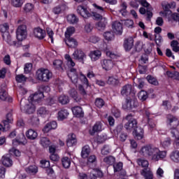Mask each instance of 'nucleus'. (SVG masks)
<instances>
[{"mask_svg":"<svg viewBox=\"0 0 179 179\" xmlns=\"http://www.w3.org/2000/svg\"><path fill=\"white\" fill-rule=\"evenodd\" d=\"M59 102L60 104H68L69 103V96L66 95H62L59 97Z\"/></svg>","mask_w":179,"mask_h":179,"instance_id":"43","label":"nucleus"},{"mask_svg":"<svg viewBox=\"0 0 179 179\" xmlns=\"http://www.w3.org/2000/svg\"><path fill=\"white\" fill-rule=\"evenodd\" d=\"M162 8L164 11L160 12L161 16H163L164 17H169V16L171 15V10H170L171 4L166 3H162Z\"/></svg>","mask_w":179,"mask_h":179,"instance_id":"14","label":"nucleus"},{"mask_svg":"<svg viewBox=\"0 0 179 179\" xmlns=\"http://www.w3.org/2000/svg\"><path fill=\"white\" fill-rule=\"evenodd\" d=\"M120 83V80L114 77H109L108 79V84L112 85L113 86H115Z\"/></svg>","mask_w":179,"mask_h":179,"instance_id":"49","label":"nucleus"},{"mask_svg":"<svg viewBox=\"0 0 179 179\" xmlns=\"http://www.w3.org/2000/svg\"><path fill=\"white\" fill-rule=\"evenodd\" d=\"M31 68H33V64H31V63L26 64L24 68V73H30Z\"/></svg>","mask_w":179,"mask_h":179,"instance_id":"59","label":"nucleus"},{"mask_svg":"<svg viewBox=\"0 0 179 179\" xmlns=\"http://www.w3.org/2000/svg\"><path fill=\"white\" fill-rule=\"evenodd\" d=\"M100 131H101V122H98L92 127V130L90 131V134L92 135H94L96 132H100Z\"/></svg>","mask_w":179,"mask_h":179,"instance_id":"36","label":"nucleus"},{"mask_svg":"<svg viewBox=\"0 0 179 179\" xmlns=\"http://www.w3.org/2000/svg\"><path fill=\"white\" fill-rule=\"evenodd\" d=\"M138 2L144 8H147V20H150L153 17V8L150 6V4L146 0H141Z\"/></svg>","mask_w":179,"mask_h":179,"instance_id":"11","label":"nucleus"},{"mask_svg":"<svg viewBox=\"0 0 179 179\" xmlns=\"http://www.w3.org/2000/svg\"><path fill=\"white\" fill-rule=\"evenodd\" d=\"M64 41L66 44V46L69 47L70 48H76V47H78V41L71 36L65 38Z\"/></svg>","mask_w":179,"mask_h":179,"instance_id":"17","label":"nucleus"},{"mask_svg":"<svg viewBox=\"0 0 179 179\" xmlns=\"http://www.w3.org/2000/svg\"><path fill=\"white\" fill-rule=\"evenodd\" d=\"M132 85L127 84L122 87L121 90L122 96H129L132 93Z\"/></svg>","mask_w":179,"mask_h":179,"instance_id":"20","label":"nucleus"},{"mask_svg":"<svg viewBox=\"0 0 179 179\" xmlns=\"http://www.w3.org/2000/svg\"><path fill=\"white\" fill-rule=\"evenodd\" d=\"M103 37L107 41H111L115 37L114 32L112 31H106L103 33Z\"/></svg>","mask_w":179,"mask_h":179,"instance_id":"35","label":"nucleus"},{"mask_svg":"<svg viewBox=\"0 0 179 179\" xmlns=\"http://www.w3.org/2000/svg\"><path fill=\"white\" fill-rule=\"evenodd\" d=\"M11 5L15 8H21L23 5V0H11Z\"/></svg>","mask_w":179,"mask_h":179,"instance_id":"51","label":"nucleus"},{"mask_svg":"<svg viewBox=\"0 0 179 179\" xmlns=\"http://www.w3.org/2000/svg\"><path fill=\"white\" fill-rule=\"evenodd\" d=\"M90 155V147L88 145H85L82 148L81 157L83 159H86Z\"/></svg>","mask_w":179,"mask_h":179,"instance_id":"29","label":"nucleus"},{"mask_svg":"<svg viewBox=\"0 0 179 179\" xmlns=\"http://www.w3.org/2000/svg\"><path fill=\"white\" fill-rule=\"evenodd\" d=\"M8 30H9V25L8 24L4 23L0 25V31H1L3 34V33H9Z\"/></svg>","mask_w":179,"mask_h":179,"instance_id":"56","label":"nucleus"},{"mask_svg":"<svg viewBox=\"0 0 179 179\" xmlns=\"http://www.w3.org/2000/svg\"><path fill=\"white\" fill-rule=\"evenodd\" d=\"M16 37L18 41L26 40L27 37V27H26V25L22 24L17 27L16 30Z\"/></svg>","mask_w":179,"mask_h":179,"instance_id":"8","label":"nucleus"},{"mask_svg":"<svg viewBox=\"0 0 179 179\" xmlns=\"http://www.w3.org/2000/svg\"><path fill=\"white\" fill-rule=\"evenodd\" d=\"M123 47L125 51H131L134 47V38L132 36L126 38L124 41Z\"/></svg>","mask_w":179,"mask_h":179,"instance_id":"13","label":"nucleus"},{"mask_svg":"<svg viewBox=\"0 0 179 179\" xmlns=\"http://www.w3.org/2000/svg\"><path fill=\"white\" fill-rule=\"evenodd\" d=\"M72 111L73 114L78 118H80L83 117V115H85V113H83V110H82V108H80V106H75L72 108Z\"/></svg>","mask_w":179,"mask_h":179,"instance_id":"28","label":"nucleus"},{"mask_svg":"<svg viewBox=\"0 0 179 179\" xmlns=\"http://www.w3.org/2000/svg\"><path fill=\"white\" fill-rule=\"evenodd\" d=\"M10 121H8V120H6L3 122V131H7L8 129H9L10 128V126L9 125V124H10Z\"/></svg>","mask_w":179,"mask_h":179,"instance_id":"60","label":"nucleus"},{"mask_svg":"<svg viewBox=\"0 0 179 179\" xmlns=\"http://www.w3.org/2000/svg\"><path fill=\"white\" fill-rule=\"evenodd\" d=\"M113 66H114V64L111 60L104 59L102 63V68L105 69V71H111L113 69Z\"/></svg>","mask_w":179,"mask_h":179,"instance_id":"25","label":"nucleus"},{"mask_svg":"<svg viewBox=\"0 0 179 179\" xmlns=\"http://www.w3.org/2000/svg\"><path fill=\"white\" fill-rule=\"evenodd\" d=\"M57 127V122L55 121L50 122L44 127V128L43 129V131L44 132V134H48L49 131H51V129H55Z\"/></svg>","mask_w":179,"mask_h":179,"instance_id":"21","label":"nucleus"},{"mask_svg":"<svg viewBox=\"0 0 179 179\" xmlns=\"http://www.w3.org/2000/svg\"><path fill=\"white\" fill-rule=\"evenodd\" d=\"M73 33H75V27H69L66 29V31L65 33V37L66 38H67L68 36L71 37L72 34H73Z\"/></svg>","mask_w":179,"mask_h":179,"instance_id":"53","label":"nucleus"},{"mask_svg":"<svg viewBox=\"0 0 179 179\" xmlns=\"http://www.w3.org/2000/svg\"><path fill=\"white\" fill-rule=\"evenodd\" d=\"M68 115H69L68 110L66 109H62L57 113V120H59V121H62L67 118Z\"/></svg>","mask_w":179,"mask_h":179,"instance_id":"26","label":"nucleus"},{"mask_svg":"<svg viewBox=\"0 0 179 179\" xmlns=\"http://www.w3.org/2000/svg\"><path fill=\"white\" fill-rule=\"evenodd\" d=\"M103 162L104 163H106V164H108L109 166H113V164L115 163V157L111 155L107 156L103 159Z\"/></svg>","mask_w":179,"mask_h":179,"instance_id":"37","label":"nucleus"},{"mask_svg":"<svg viewBox=\"0 0 179 179\" xmlns=\"http://www.w3.org/2000/svg\"><path fill=\"white\" fill-rule=\"evenodd\" d=\"M8 99V92H6V90H1L0 92V99L3 100V101H5Z\"/></svg>","mask_w":179,"mask_h":179,"instance_id":"57","label":"nucleus"},{"mask_svg":"<svg viewBox=\"0 0 179 179\" xmlns=\"http://www.w3.org/2000/svg\"><path fill=\"white\" fill-rule=\"evenodd\" d=\"M62 163L64 169H69L71 167V159L68 157H64L62 158Z\"/></svg>","mask_w":179,"mask_h":179,"instance_id":"34","label":"nucleus"},{"mask_svg":"<svg viewBox=\"0 0 179 179\" xmlns=\"http://www.w3.org/2000/svg\"><path fill=\"white\" fill-rule=\"evenodd\" d=\"M138 107V101L131 98L126 99V103L122 106L124 110H132Z\"/></svg>","mask_w":179,"mask_h":179,"instance_id":"12","label":"nucleus"},{"mask_svg":"<svg viewBox=\"0 0 179 179\" xmlns=\"http://www.w3.org/2000/svg\"><path fill=\"white\" fill-rule=\"evenodd\" d=\"M41 99H44V94H43V92H41L39 91L31 95L29 97V100H30V101H31L32 103H37L40 101Z\"/></svg>","mask_w":179,"mask_h":179,"instance_id":"16","label":"nucleus"},{"mask_svg":"<svg viewBox=\"0 0 179 179\" xmlns=\"http://www.w3.org/2000/svg\"><path fill=\"white\" fill-rule=\"evenodd\" d=\"M138 166L143 167L141 171V176H143L145 179H153V172L149 168V162L145 159H139L137 160Z\"/></svg>","mask_w":179,"mask_h":179,"instance_id":"3","label":"nucleus"},{"mask_svg":"<svg viewBox=\"0 0 179 179\" xmlns=\"http://www.w3.org/2000/svg\"><path fill=\"white\" fill-rule=\"evenodd\" d=\"M141 155L145 157L148 156L152 162H159L160 159H164L166 154L165 151H160L157 148L147 145L141 148Z\"/></svg>","mask_w":179,"mask_h":179,"instance_id":"2","label":"nucleus"},{"mask_svg":"<svg viewBox=\"0 0 179 179\" xmlns=\"http://www.w3.org/2000/svg\"><path fill=\"white\" fill-rule=\"evenodd\" d=\"M97 162V158H96V155H91L87 159V164H92L93 163H96Z\"/></svg>","mask_w":179,"mask_h":179,"instance_id":"62","label":"nucleus"},{"mask_svg":"<svg viewBox=\"0 0 179 179\" xmlns=\"http://www.w3.org/2000/svg\"><path fill=\"white\" fill-rule=\"evenodd\" d=\"M105 104L104 100L101 98H96L95 100V106L98 107V108H101V107H103Z\"/></svg>","mask_w":179,"mask_h":179,"instance_id":"52","label":"nucleus"},{"mask_svg":"<svg viewBox=\"0 0 179 179\" xmlns=\"http://www.w3.org/2000/svg\"><path fill=\"white\" fill-rule=\"evenodd\" d=\"M78 92L81 96H87V92L86 90H85V87H83L82 85H78Z\"/></svg>","mask_w":179,"mask_h":179,"instance_id":"61","label":"nucleus"},{"mask_svg":"<svg viewBox=\"0 0 179 179\" xmlns=\"http://www.w3.org/2000/svg\"><path fill=\"white\" fill-rule=\"evenodd\" d=\"M15 80L18 83H23L27 80V78L23 74H18L15 76Z\"/></svg>","mask_w":179,"mask_h":179,"instance_id":"48","label":"nucleus"},{"mask_svg":"<svg viewBox=\"0 0 179 179\" xmlns=\"http://www.w3.org/2000/svg\"><path fill=\"white\" fill-rule=\"evenodd\" d=\"M34 36L36 37V38H39V40H43V38L45 37V31L40 27L34 29Z\"/></svg>","mask_w":179,"mask_h":179,"instance_id":"19","label":"nucleus"},{"mask_svg":"<svg viewBox=\"0 0 179 179\" xmlns=\"http://www.w3.org/2000/svg\"><path fill=\"white\" fill-rule=\"evenodd\" d=\"M65 59H66L69 66H72V67L75 66L76 64L73 62L72 57H71L69 55H65Z\"/></svg>","mask_w":179,"mask_h":179,"instance_id":"55","label":"nucleus"},{"mask_svg":"<svg viewBox=\"0 0 179 179\" xmlns=\"http://www.w3.org/2000/svg\"><path fill=\"white\" fill-rule=\"evenodd\" d=\"M138 97L141 101H145L148 97V92L145 90H141L138 94Z\"/></svg>","mask_w":179,"mask_h":179,"instance_id":"41","label":"nucleus"},{"mask_svg":"<svg viewBox=\"0 0 179 179\" xmlns=\"http://www.w3.org/2000/svg\"><path fill=\"white\" fill-rule=\"evenodd\" d=\"M16 37L18 41L26 40L27 37V27H26V25L22 24L17 27L16 30Z\"/></svg>","mask_w":179,"mask_h":179,"instance_id":"9","label":"nucleus"},{"mask_svg":"<svg viewBox=\"0 0 179 179\" xmlns=\"http://www.w3.org/2000/svg\"><path fill=\"white\" fill-rule=\"evenodd\" d=\"M146 79L148 82H149V83H150L151 85H154L155 86H157V85H159V82H157V80H156V78H155L152 76H148Z\"/></svg>","mask_w":179,"mask_h":179,"instance_id":"50","label":"nucleus"},{"mask_svg":"<svg viewBox=\"0 0 179 179\" xmlns=\"http://www.w3.org/2000/svg\"><path fill=\"white\" fill-rule=\"evenodd\" d=\"M38 114L41 115V117H45V115H48V114H50V111L45 107H41L38 110Z\"/></svg>","mask_w":179,"mask_h":179,"instance_id":"42","label":"nucleus"},{"mask_svg":"<svg viewBox=\"0 0 179 179\" xmlns=\"http://www.w3.org/2000/svg\"><path fill=\"white\" fill-rule=\"evenodd\" d=\"M73 58L76 61L82 62V64H85V59H86V54H85L82 50L77 49L73 53Z\"/></svg>","mask_w":179,"mask_h":179,"instance_id":"10","label":"nucleus"},{"mask_svg":"<svg viewBox=\"0 0 179 179\" xmlns=\"http://www.w3.org/2000/svg\"><path fill=\"white\" fill-rule=\"evenodd\" d=\"M122 23L128 29H134V20H122Z\"/></svg>","mask_w":179,"mask_h":179,"instance_id":"38","label":"nucleus"},{"mask_svg":"<svg viewBox=\"0 0 179 179\" xmlns=\"http://www.w3.org/2000/svg\"><path fill=\"white\" fill-rule=\"evenodd\" d=\"M53 65L54 66H55V68H57V69H59V71H64V69H62V61L57 59L55 60L53 62Z\"/></svg>","mask_w":179,"mask_h":179,"instance_id":"54","label":"nucleus"},{"mask_svg":"<svg viewBox=\"0 0 179 179\" xmlns=\"http://www.w3.org/2000/svg\"><path fill=\"white\" fill-rule=\"evenodd\" d=\"M78 143V139H76V135L71 134L69 135V137L66 140V145L68 148H72V146L76 145Z\"/></svg>","mask_w":179,"mask_h":179,"instance_id":"18","label":"nucleus"},{"mask_svg":"<svg viewBox=\"0 0 179 179\" xmlns=\"http://www.w3.org/2000/svg\"><path fill=\"white\" fill-rule=\"evenodd\" d=\"M64 10H66V5L65 4H60L52 9L53 13L55 15H59L63 13Z\"/></svg>","mask_w":179,"mask_h":179,"instance_id":"27","label":"nucleus"},{"mask_svg":"<svg viewBox=\"0 0 179 179\" xmlns=\"http://www.w3.org/2000/svg\"><path fill=\"white\" fill-rule=\"evenodd\" d=\"M110 152H111V150L110 149V147L107 145H103V147L101 150V153L103 155V156H107V155H110Z\"/></svg>","mask_w":179,"mask_h":179,"instance_id":"46","label":"nucleus"},{"mask_svg":"<svg viewBox=\"0 0 179 179\" xmlns=\"http://www.w3.org/2000/svg\"><path fill=\"white\" fill-rule=\"evenodd\" d=\"M67 75L73 83H78V73L76 72V69H70L69 71L67 72Z\"/></svg>","mask_w":179,"mask_h":179,"instance_id":"15","label":"nucleus"},{"mask_svg":"<svg viewBox=\"0 0 179 179\" xmlns=\"http://www.w3.org/2000/svg\"><path fill=\"white\" fill-rule=\"evenodd\" d=\"M89 57L91 58L92 61H97L100 59L101 57V52L100 50H92L90 52Z\"/></svg>","mask_w":179,"mask_h":179,"instance_id":"24","label":"nucleus"},{"mask_svg":"<svg viewBox=\"0 0 179 179\" xmlns=\"http://www.w3.org/2000/svg\"><path fill=\"white\" fill-rule=\"evenodd\" d=\"M20 108L26 114H33L36 111V106L33 104V102L23 99L20 101Z\"/></svg>","mask_w":179,"mask_h":179,"instance_id":"6","label":"nucleus"},{"mask_svg":"<svg viewBox=\"0 0 179 179\" xmlns=\"http://www.w3.org/2000/svg\"><path fill=\"white\" fill-rule=\"evenodd\" d=\"M15 142L18 143V145H26L27 143V141L26 140V136L24 134H20L19 139H15ZM13 143H15V141H13Z\"/></svg>","mask_w":179,"mask_h":179,"instance_id":"40","label":"nucleus"},{"mask_svg":"<svg viewBox=\"0 0 179 179\" xmlns=\"http://www.w3.org/2000/svg\"><path fill=\"white\" fill-rule=\"evenodd\" d=\"M155 41L156 44L158 46H160V44H162V41H163V38H162L160 35H157V34H155Z\"/></svg>","mask_w":179,"mask_h":179,"instance_id":"63","label":"nucleus"},{"mask_svg":"<svg viewBox=\"0 0 179 179\" xmlns=\"http://www.w3.org/2000/svg\"><path fill=\"white\" fill-rule=\"evenodd\" d=\"M114 171L115 173L121 171L122 170V162H119L113 165Z\"/></svg>","mask_w":179,"mask_h":179,"instance_id":"58","label":"nucleus"},{"mask_svg":"<svg viewBox=\"0 0 179 179\" xmlns=\"http://www.w3.org/2000/svg\"><path fill=\"white\" fill-rule=\"evenodd\" d=\"M179 43L173 40L171 42V47L172 48V51H174V52H178L179 51V46H178Z\"/></svg>","mask_w":179,"mask_h":179,"instance_id":"45","label":"nucleus"},{"mask_svg":"<svg viewBox=\"0 0 179 179\" xmlns=\"http://www.w3.org/2000/svg\"><path fill=\"white\" fill-rule=\"evenodd\" d=\"M120 8V10H119L120 13H121L122 16H127V3H122Z\"/></svg>","mask_w":179,"mask_h":179,"instance_id":"47","label":"nucleus"},{"mask_svg":"<svg viewBox=\"0 0 179 179\" xmlns=\"http://www.w3.org/2000/svg\"><path fill=\"white\" fill-rule=\"evenodd\" d=\"M112 28L115 30L117 34L121 36L122 34V24L118 21H115L112 24Z\"/></svg>","mask_w":179,"mask_h":179,"instance_id":"23","label":"nucleus"},{"mask_svg":"<svg viewBox=\"0 0 179 179\" xmlns=\"http://www.w3.org/2000/svg\"><path fill=\"white\" fill-rule=\"evenodd\" d=\"M67 21L71 24H75L79 22V18L75 14H70L67 16Z\"/></svg>","mask_w":179,"mask_h":179,"instance_id":"32","label":"nucleus"},{"mask_svg":"<svg viewBox=\"0 0 179 179\" xmlns=\"http://www.w3.org/2000/svg\"><path fill=\"white\" fill-rule=\"evenodd\" d=\"M26 171L29 174H36L38 171V169L35 165L30 166L26 169Z\"/></svg>","mask_w":179,"mask_h":179,"instance_id":"44","label":"nucleus"},{"mask_svg":"<svg viewBox=\"0 0 179 179\" xmlns=\"http://www.w3.org/2000/svg\"><path fill=\"white\" fill-rule=\"evenodd\" d=\"M41 145L43 148H50V145H51V141L47 138V137H42L41 138Z\"/></svg>","mask_w":179,"mask_h":179,"instance_id":"39","label":"nucleus"},{"mask_svg":"<svg viewBox=\"0 0 179 179\" xmlns=\"http://www.w3.org/2000/svg\"><path fill=\"white\" fill-rule=\"evenodd\" d=\"M3 40L8 43L10 45H16L17 43L15 41H12V37L9 32H6L2 34Z\"/></svg>","mask_w":179,"mask_h":179,"instance_id":"22","label":"nucleus"},{"mask_svg":"<svg viewBox=\"0 0 179 179\" xmlns=\"http://www.w3.org/2000/svg\"><path fill=\"white\" fill-rule=\"evenodd\" d=\"M36 78L42 82H48L52 78V73L48 69H41L36 71Z\"/></svg>","mask_w":179,"mask_h":179,"instance_id":"7","label":"nucleus"},{"mask_svg":"<svg viewBox=\"0 0 179 179\" xmlns=\"http://www.w3.org/2000/svg\"><path fill=\"white\" fill-rule=\"evenodd\" d=\"M123 121H127L124 124V128L129 132L134 131L133 135H134L136 139L138 141L143 139V129L138 127V121H136V119L132 117V114L127 115L123 119Z\"/></svg>","mask_w":179,"mask_h":179,"instance_id":"1","label":"nucleus"},{"mask_svg":"<svg viewBox=\"0 0 179 179\" xmlns=\"http://www.w3.org/2000/svg\"><path fill=\"white\" fill-rule=\"evenodd\" d=\"M2 164L6 167H12L13 161L9 157L3 156L1 159Z\"/></svg>","mask_w":179,"mask_h":179,"instance_id":"30","label":"nucleus"},{"mask_svg":"<svg viewBox=\"0 0 179 179\" xmlns=\"http://www.w3.org/2000/svg\"><path fill=\"white\" fill-rule=\"evenodd\" d=\"M26 136L31 141H34L37 138V132L33 129H29L26 133Z\"/></svg>","mask_w":179,"mask_h":179,"instance_id":"31","label":"nucleus"},{"mask_svg":"<svg viewBox=\"0 0 179 179\" xmlns=\"http://www.w3.org/2000/svg\"><path fill=\"white\" fill-rule=\"evenodd\" d=\"M170 157L175 163H179V151L174 150L171 153Z\"/></svg>","mask_w":179,"mask_h":179,"instance_id":"33","label":"nucleus"},{"mask_svg":"<svg viewBox=\"0 0 179 179\" xmlns=\"http://www.w3.org/2000/svg\"><path fill=\"white\" fill-rule=\"evenodd\" d=\"M24 12H26L27 13L30 12L31 10H33V4L31 3H27L24 6Z\"/></svg>","mask_w":179,"mask_h":179,"instance_id":"64","label":"nucleus"},{"mask_svg":"<svg viewBox=\"0 0 179 179\" xmlns=\"http://www.w3.org/2000/svg\"><path fill=\"white\" fill-rule=\"evenodd\" d=\"M166 118L170 127H172L171 133L173 137L175 138H179V131L177 129V126L179 124L178 119L173 115H168Z\"/></svg>","mask_w":179,"mask_h":179,"instance_id":"5","label":"nucleus"},{"mask_svg":"<svg viewBox=\"0 0 179 179\" xmlns=\"http://www.w3.org/2000/svg\"><path fill=\"white\" fill-rule=\"evenodd\" d=\"M77 13L80 15L84 19H89V17H92V16H93L96 20H101V19H103V15L97 13H92H92L87 10V8H85L83 6H79L77 8Z\"/></svg>","mask_w":179,"mask_h":179,"instance_id":"4","label":"nucleus"}]
</instances>
